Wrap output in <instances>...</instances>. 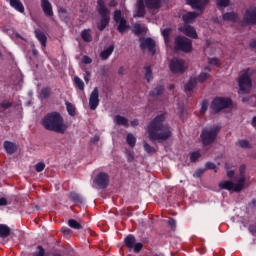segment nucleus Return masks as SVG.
<instances>
[{
	"mask_svg": "<svg viewBox=\"0 0 256 256\" xmlns=\"http://www.w3.org/2000/svg\"><path fill=\"white\" fill-rule=\"evenodd\" d=\"M4 149H5L6 153H8V155H13V153H15V151H17V146L15 145V143H13L11 141H5Z\"/></svg>",
	"mask_w": 256,
	"mask_h": 256,
	"instance_id": "obj_28",
	"label": "nucleus"
},
{
	"mask_svg": "<svg viewBox=\"0 0 256 256\" xmlns=\"http://www.w3.org/2000/svg\"><path fill=\"white\" fill-rule=\"evenodd\" d=\"M11 235V228L6 224H0V239H7Z\"/></svg>",
	"mask_w": 256,
	"mask_h": 256,
	"instance_id": "obj_27",
	"label": "nucleus"
},
{
	"mask_svg": "<svg viewBox=\"0 0 256 256\" xmlns=\"http://www.w3.org/2000/svg\"><path fill=\"white\" fill-rule=\"evenodd\" d=\"M41 9L45 17H53V5L49 0H41Z\"/></svg>",
	"mask_w": 256,
	"mask_h": 256,
	"instance_id": "obj_16",
	"label": "nucleus"
},
{
	"mask_svg": "<svg viewBox=\"0 0 256 256\" xmlns=\"http://www.w3.org/2000/svg\"><path fill=\"white\" fill-rule=\"evenodd\" d=\"M82 63L85 65H91L93 63V60L89 56H83Z\"/></svg>",
	"mask_w": 256,
	"mask_h": 256,
	"instance_id": "obj_57",
	"label": "nucleus"
},
{
	"mask_svg": "<svg viewBox=\"0 0 256 256\" xmlns=\"http://www.w3.org/2000/svg\"><path fill=\"white\" fill-rule=\"evenodd\" d=\"M169 69L175 75H183L187 71V65L185 64V60L174 57L170 60Z\"/></svg>",
	"mask_w": 256,
	"mask_h": 256,
	"instance_id": "obj_8",
	"label": "nucleus"
},
{
	"mask_svg": "<svg viewBox=\"0 0 256 256\" xmlns=\"http://www.w3.org/2000/svg\"><path fill=\"white\" fill-rule=\"evenodd\" d=\"M89 107L91 111H95L99 107V88L95 87L89 97Z\"/></svg>",
	"mask_w": 256,
	"mask_h": 256,
	"instance_id": "obj_12",
	"label": "nucleus"
},
{
	"mask_svg": "<svg viewBox=\"0 0 256 256\" xmlns=\"http://www.w3.org/2000/svg\"><path fill=\"white\" fill-rule=\"evenodd\" d=\"M68 226L71 227V229H76L77 231L83 229V225L75 219H69Z\"/></svg>",
	"mask_w": 256,
	"mask_h": 256,
	"instance_id": "obj_32",
	"label": "nucleus"
},
{
	"mask_svg": "<svg viewBox=\"0 0 256 256\" xmlns=\"http://www.w3.org/2000/svg\"><path fill=\"white\" fill-rule=\"evenodd\" d=\"M143 147L144 150L146 151V153H148L149 155H153V153H156V150L153 146L149 145V143L144 142L143 143Z\"/></svg>",
	"mask_w": 256,
	"mask_h": 256,
	"instance_id": "obj_44",
	"label": "nucleus"
},
{
	"mask_svg": "<svg viewBox=\"0 0 256 256\" xmlns=\"http://www.w3.org/2000/svg\"><path fill=\"white\" fill-rule=\"evenodd\" d=\"M134 159H135V155L133 154V152H128L127 153V161L129 163H132V161H134Z\"/></svg>",
	"mask_w": 256,
	"mask_h": 256,
	"instance_id": "obj_59",
	"label": "nucleus"
},
{
	"mask_svg": "<svg viewBox=\"0 0 256 256\" xmlns=\"http://www.w3.org/2000/svg\"><path fill=\"white\" fill-rule=\"evenodd\" d=\"M210 0H200L199 5L201 8H196L197 11H203L207 5H209Z\"/></svg>",
	"mask_w": 256,
	"mask_h": 256,
	"instance_id": "obj_51",
	"label": "nucleus"
},
{
	"mask_svg": "<svg viewBox=\"0 0 256 256\" xmlns=\"http://www.w3.org/2000/svg\"><path fill=\"white\" fill-rule=\"evenodd\" d=\"M207 109H209V102L207 100H203L200 109L201 115H205V113H207Z\"/></svg>",
	"mask_w": 256,
	"mask_h": 256,
	"instance_id": "obj_46",
	"label": "nucleus"
},
{
	"mask_svg": "<svg viewBox=\"0 0 256 256\" xmlns=\"http://www.w3.org/2000/svg\"><path fill=\"white\" fill-rule=\"evenodd\" d=\"M165 119V114H159L150 121L147 127L149 141L162 143V141L171 139L173 133L171 132L169 124L165 123Z\"/></svg>",
	"mask_w": 256,
	"mask_h": 256,
	"instance_id": "obj_1",
	"label": "nucleus"
},
{
	"mask_svg": "<svg viewBox=\"0 0 256 256\" xmlns=\"http://www.w3.org/2000/svg\"><path fill=\"white\" fill-rule=\"evenodd\" d=\"M174 49L183 53H191L193 51V42L185 36H176L174 40Z\"/></svg>",
	"mask_w": 256,
	"mask_h": 256,
	"instance_id": "obj_5",
	"label": "nucleus"
},
{
	"mask_svg": "<svg viewBox=\"0 0 256 256\" xmlns=\"http://www.w3.org/2000/svg\"><path fill=\"white\" fill-rule=\"evenodd\" d=\"M132 249L134 250V253H141V251H143V243H135Z\"/></svg>",
	"mask_w": 256,
	"mask_h": 256,
	"instance_id": "obj_50",
	"label": "nucleus"
},
{
	"mask_svg": "<svg viewBox=\"0 0 256 256\" xmlns=\"http://www.w3.org/2000/svg\"><path fill=\"white\" fill-rule=\"evenodd\" d=\"M144 69L146 71L144 77L147 83H151V81H153V70L150 66H144Z\"/></svg>",
	"mask_w": 256,
	"mask_h": 256,
	"instance_id": "obj_33",
	"label": "nucleus"
},
{
	"mask_svg": "<svg viewBox=\"0 0 256 256\" xmlns=\"http://www.w3.org/2000/svg\"><path fill=\"white\" fill-rule=\"evenodd\" d=\"M223 21H231V23H237L239 20V14L237 12H226L222 14Z\"/></svg>",
	"mask_w": 256,
	"mask_h": 256,
	"instance_id": "obj_19",
	"label": "nucleus"
},
{
	"mask_svg": "<svg viewBox=\"0 0 256 256\" xmlns=\"http://www.w3.org/2000/svg\"><path fill=\"white\" fill-rule=\"evenodd\" d=\"M99 136L98 135H96V136H94L92 139H91V143H99Z\"/></svg>",
	"mask_w": 256,
	"mask_h": 256,
	"instance_id": "obj_64",
	"label": "nucleus"
},
{
	"mask_svg": "<svg viewBox=\"0 0 256 256\" xmlns=\"http://www.w3.org/2000/svg\"><path fill=\"white\" fill-rule=\"evenodd\" d=\"M136 241L137 240L135 239V236H133L132 234H129L124 238V244L128 249H133Z\"/></svg>",
	"mask_w": 256,
	"mask_h": 256,
	"instance_id": "obj_30",
	"label": "nucleus"
},
{
	"mask_svg": "<svg viewBox=\"0 0 256 256\" xmlns=\"http://www.w3.org/2000/svg\"><path fill=\"white\" fill-rule=\"evenodd\" d=\"M231 0H216L217 7H229Z\"/></svg>",
	"mask_w": 256,
	"mask_h": 256,
	"instance_id": "obj_47",
	"label": "nucleus"
},
{
	"mask_svg": "<svg viewBox=\"0 0 256 256\" xmlns=\"http://www.w3.org/2000/svg\"><path fill=\"white\" fill-rule=\"evenodd\" d=\"M147 9H161V0H144Z\"/></svg>",
	"mask_w": 256,
	"mask_h": 256,
	"instance_id": "obj_26",
	"label": "nucleus"
},
{
	"mask_svg": "<svg viewBox=\"0 0 256 256\" xmlns=\"http://www.w3.org/2000/svg\"><path fill=\"white\" fill-rule=\"evenodd\" d=\"M0 107L4 110L11 109V107H13V102H10L9 100L5 99L0 103Z\"/></svg>",
	"mask_w": 256,
	"mask_h": 256,
	"instance_id": "obj_45",
	"label": "nucleus"
},
{
	"mask_svg": "<svg viewBox=\"0 0 256 256\" xmlns=\"http://www.w3.org/2000/svg\"><path fill=\"white\" fill-rule=\"evenodd\" d=\"M245 171H247V167L245 166V164L240 165L239 167V179H238V186H237V190L238 191H243L244 187H245Z\"/></svg>",
	"mask_w": 256,
	"mask_h": 256,
	"instance_id": "obj_14",
	"label": "nucleus"
},
{
	"mask_svg": "<svg viewBox=\"0 0 256 256\" xmlns=\"http://www.w3.org/2000/svg\"><path fill=\"white\" fill-rule=\"evenodd\" d=\"M205 167H206V171L207 170L215 171L217 169V165H215V163L213 162H206Z\"/></svg>",
	"mask_w": 256,
	"mask_h": 256,
	"instance_id": "obj_53",
	"label": "nucleus"
},
{
	"mask_svg": "<svg viewBox=\"0 0 256 256\" xmlns=\"http://www.w3.org/2000/svg\"><path fill=\"white\" fill-rule=\"evenodd\" d=\"M65 105H66L68 115H70L71 117H75L76 115L75 105H73V103L71 102H65Z\"/></svg>",
	"mask_w": 256,
	"mask_h": 256,
	"instance_id": "obj_35",
	"label": "nucleus"
},
{
	"mask_svg": "<svg viewBox=\"0 0 256 256\" xmlns=\"http://www.w3.org/2000/svg\"><path fill=\"white\" fill-rule=\"evenodd\" d=\"M109 7H117V0H111L109 2Z\"/></svg>",
	"mask_w": 256,
	"mask_h": 256,
	"instance_id": "obj_63",
	"label": "nucleus"
},
{
	"mask_svg": "<svg viewBox=\"0 0 256 256\" xmlns=\"http://www.w3.org/2000/svg\"><path fill=\"white\" fill-rule=\"evenodd\" d=\"M36 38L41 43L42 47H47V36L45 35V32L41 31L40 29H37L34 31Z\"/></svg>",
	"mask_w": 256,
	"mask_h": 256,
	"instance_id": "obj_24",
	"label": "nucleus"
},
{
	"mask_svg": "<svg viewBox=\"0 0 256 256\" xmlns=\"http://www.w3.org/2000/svg\"><path fill=\"white\" fill-rule=\"evenodd\" d=\"M140 49L141 51H148L150 55H155L157 53V43L151 37L140 38Z\"/></svg>",
	"mask_w": 256,
	"mask_h": 256,
	"instance_id": "obj_9",
	"label": "nucleus"
},
{
	"mask_svg": "<svg viewBox=\"0 0 256 256\" xmlns=\"http://www.w3.org/2000/svg\"><path fill=\"white\" fill-rule=\"evenodd\" d=\"M195 87H197V77H190L188 82L184 85V91L185 93H191Z\"/></svg>",
	"mask_w": 256,
	"mask_h": 256,
	"instance_id": "obj_21",
	"label": "nucleus"
},
{
	"mask_svg": "<svg viewBox=\"0 0 256 256\" xmlns=\"http://www.w3.org/2000/svg\"><path fill=\"white\" fill-rule=\"evenodd\" d=\"M81 39L84 43H91V41H93V36H91V29L82 30Z\"/></svg>",
	"mask_w": 256,
	"mask_h": 256,
	"instance_id": "obj_29",
	"label": "nucleus"
},
{
	"mask_svg": "<svg viewBox=\"0 0 256 256\" xmlns=\"http://www.w3.org/2000/svg\"><path fill=\"white\" fill-rule=\"evenodd\" d=\"M168 225L169 227H171V229H175L177 227V220H175L174 218H169Z\"/></svg>",
	"mask_w": 256,
	"mask_h": 256,
	"instance_id": "obj_55",
	"label": "nucleus"
},
{
	"mask_svg": "<svg viewBox=\"0 0 256 256\" xmlns=\"http://www.w3.org/2000/svg\"><path fill=\"white\" fill-rule=\"evenodd\" d=\"M95 183L100 189H107L109 185V174L100 172L95 178Z\"/></svg>",
	"mask_w": 256,
	"mask_h": 256,
	"instance_id": "obj_11",
	"label": "nucleus"
},
{
	"mask_svg": "<svg viewBox=\"0 0 256 256\" xmlns=\"http://www.w3.org/2000/svg\"><path fill=\"white\" fill-rule=\"evenodd\" d=\"M208 63H209V65H214L215 67H219V66H221V62H219V59H217V58H210L209 60H208Z\"/></svg>",
	"mask_w": 256,
	"mask_h": 256,
	"instance_id": "obj_54",
	"label": "nucleus"
},
{
	"mask_svg": "<svg viewBox=\"0 0 256 256\" xmlns=\"http://www.w3.org/2000/svg\"><path fill=\"white\" fill-rule=\"evenodd\" d=\"M97 5V11L101 16L100 23L97 24V29H99L100 31H105V29L109 25V21H111V17H109V9L105 7L104 0H98Z\"/></svg>",
	"mask_w": 256,
	"mask_h": 256,
	"instance_id": "obj_4",
	"label": "nucleus"
},
{
	"mask_svg": "<svg viewBox=\"0 0 256 256\" xmlns=\"http://www.w3.org/2000/svg\"><path fill=\"white\" fill-rule=\"evenodd\" d=\"M249 231L252 235H256V223L249 226Z\"/></svg>",
	"mask_w": 256,
	"mask_h": 256,
	"instance_id": "obj_60",
	"label": "nucleus"
},
{
	"mask_svg": "<svg viewBox=\"0 0 256 256\" xmlns=\"http://www.w3.org/2000/svg\"><path fill=\"white\" fill-rule=\"evenodd\" d=\"M116 125H122V127H129V120L121 115H116L114 119Z\"/></svg>",
	"mask_w": 256,
	"mask_h": 256,
	"instance_id": "obj_31",
	"label": "nucleus"
},
{
	"mask_svg": "<svg viewBox=\"0 0 256 256\" xmlns=\"http://www.w3.org/2000/svg\"><path fill=\"white\" fill-rule=\"evenodd\" d=\"M119 23L117 29L119 31V33H125V31H127V29H129V25H127V20H121Z\"/></svg>",
	"mask_w": 256,
	"mask_h": 256,
	"instance_id": "obj_37",
	"label": "nucleus"
},
{
	"mask_svg": "<svg viewBox=\"0 0 256 256\" xmlns=\"http://www.w3.org/2000/svg\"><path fill=\"white\" fill-rule=\"evenodd\" d=\"M41 125L46 131H52L53 133H59L65 135L68 126L65 124V119L58 111L48 112L41 120Z\"/></svg>",
	"mask_w": 256,
	"mask_h": 256,
	"instance_id": "obj_2",
	"label": "nucleus"
},
{
	"mask_svg": "<svg viewBox=\"0 0 256 256\" xmlns=\"http://www.w3.org/2000/svg\"><path fill=\"white\" fill-rule=\"evenodd\" d=\"M200 0H186L187 5H190L193 9H201V5H199Z\"/></svg>",
	"mask_w": 256,
	"mask_h": 256,
	"instance_id": "obj_43",
	"label": "nucleus"
},
{
	"mask_svg": "<svg viewBox=\"0 0 256 256\" xmlns=\"http://www.w3.org/2000/svg\"><path fill=\"white\" fill-rule=\"evenodd\" d=\"M125 18L121 17V10H115L114 11V21L115 23H119L120 21H123Z\"/></svg>",
	"mask_w": 256,
	"mask_h": 256,
	"instance_id": "obj_49",
	"label": "nucleus"
},
{
	"mask_svg": "<svg viewBox=\"0 0 256 256\" xmlns=\"http://www.w3.org/2000/svg\"><path fill=\"white\" fill-rule=\"evenodd\" d=\"M165 93V86L163 84H158L154 89H152L149 93V95L153 98L160 97V95H163Z\"/></svg>",
	"mask_w": 256,
	"mask_h": 256,
	"instance_id": "obj_25",
	"label": "nucleus"
},
{
	"mask_svg": "<svg viewBox=\"0 0 256 256\" xmlns=\"http://www.w3.org/2000/svg\"><path fill=\"white\" fill-rule=\"evenodd\" d=\"M137 11L134 17H145L147 11L145 10V1L144 0H137Z\"/></svg>",
	"mask_w": 256,
	"mask_h": 256,
	"instance_id": "obj_18",
	"label": "nucleus"
},
{
	"mask_svg": "<svg viewBox=\"0 0 256 256\" xmlns=\"http://www.w3.org/2000/svg\"><path fill=\"white\" fill-rule=\"evenodd\" d=\"M197 17H199V13H197V12H187L186 14L182 15V21L186 25H191V23H193L195 21V19H197Z\"/></svg>",
	"mask_w": 256,
	"mask_h": 256,
	"instance_id": "obj_17",
	"label": "nucleus"
},
{
	"mask_svg": "<svg viewBox=\"0 0 256 256\" xmlns=\"http://www.w3.org/2000/svg\"><path fill=\"white\" fill-rule=\"evenodd\" d=\"M247 25H256V7L250 6L246 9L243 19L242 27H247Z\"/></svg>",
	"mask_w": 256,
	"mask_h": 256,
	"instance_id": "obj_10",
	"label": "nucleus"
},
{
	"mask_svg": "<svg viewBox=\"0 0 256 256\" xmlns=\"http://www.w3.org/2000/svg\"><path fill=\"white\" fill-rule=\"evenodd\" d=\"M219 131H221V127L217 125L208 126L202 129L200 134L201 143L204 147H209V145H213L217 140V135H219Z\"/></svg>",
	"mask_w": 256,
	"mask_h": 256,
	"instance_id": "obj_3",
	"label": "nucleus"
},
{
	"mask_svg": "<svg viewBox=\"0 0 256 256\" xmlns=\"http://www.w3.org/2000/svg\"><path fill=\"white\" fill-rule=\"evenodd\" d=\"M68 197L70 201H72V203H75L76 205H83L84 199L83 196H81V194L77 192H70Z\"/></svg>",
	"mask_w": 256,
	"mask_h": 256,
	"instance_id": "obj_22",
	"label": "nucleus"
},
{
	"mask_svg": "<svg viewBox=\"0 0 256 256\" xmlns=\"http://www.w3.org/2000/svg\"><path fill=\"white\" fill-rule=\"evenodd\" d=\"M141 33H143V28L141 27L140 24H137L135 26V35H141Z\"/></svg>",
	"mask_w": 256,
	"mask_h": 256,
	"instance_id": "obj_58",
	"label": "nucleus"
},
{
	"mask_svg": "<svg viewBox=\"0 0 256 256\" xmlns=\"http://www.w3.org/2000/svg\"><path fill=\"white\" fill-rule=\"evenodd\" d=\"M236 145H239L241 149H251V144L248 142V140H238Z\"/></svg>",
	"mask_w": 256,
	"mask_h": 256,
	"instance_id": "obj_42",
	"label": "nucleus"
},
{
	"mask_svg": "<svg viewBox=\"0 0 256 256\" xmlns=\"http://www.w3.org/2000/svg\"><path fill=\"white\" fill-rule=\"evenodd\" d=\"M250 49H256V38L252 39L249 43Z\"/></svg>",
	"mask_w": 256,
	"mask_h": 256,
	"instance_id": "obj_61",
	"label": "nucleus"
},
{
	"mask_svg": "<svg viewBox=\"0 0 256 256\" xmlns=\"http://www.w3.org/2000/svg\"><path fill=\"white\" fill-rule=\"evenodd\" d=\"M7 206V198H0V207H5Z\"/></svg>",
	"mask_w": 256,
	"mask_h": 256,
	"instance_id": "obj_62",
	"label": "nucleus"
},
{
	"mask_svg": "<svg viewBox=\"0 0 256 256\" xmlns=\"http://www.w3.org/2000/svg\"><path fill=\"white\" fill-rule=\"evenodd\" d=\"M237 187H239V180H237V184L229 180H224L219 183L220 189H225L226 191H234L235 193H241V190H238Z\"/></svg>",
	"mask_w": 256,
	"mask_h": 256,
	"instance_id": "obj_13",
	"label": "nucleus"
},
{
	"mask_svg": "<svg viewBox=\"0 0 256 256\" xmlns=\"http://www.w3.org/2000/svg\"><path fill=\"white\" fill-rule=\"evenodd\" d=\"M180 31L186 35V37H190L191 39H198L197 30L195 27L191 25H184L180 28Z\"/></svg>",
	"mask_w": 256,
	"mask_h": 256,
	"instance_id": "obj_15",
	"label": "nucleus"
},
{
	"mask_svg": "<svg viewBox=\"0 0 256 256\" xmlns=\"http://www.w3.org/2000/svg\"><path fill=\"white\" fill-rule=\"evenodd\" d=\"M40 97L42 99H49V97H51V88L49 87L42 88L40 92Z\"/></svg>",
	"mask_w": 256,
	"mask_h": 256,
	"instance_id": "obj_39",
	"label": "nucleus"
},
{
	"mask_svg": "<svg viewBox=\"0 0 256 256\" xmlns=\"http://www.w3.org/2000/svg\"><path fill=\"white\" fill-rule=\"evenodd\" d=\"M162 36L164 37V42L166 44L171 43V28H165L162 30Z\"/></svg>",
	"mask_w": 256,
	"mask_h": 256,
	"instance_id": "obj_36",
	"label": "nucleus"
},
{
	"mask_svg": "<svg viewBox=\"0 0 256 256\" xmlns=\"http://www.w3.org/2000/svg\"><path fill=\"white\" fill-rule=\"evenodd\" d=\"M250 69H246L238 80V86L240 91L243 93H249L253 87V81L251 80V72H249Z\"/></svg>",
	"mask_w": 256,
	"mask_h": 256,
	"instance_id": "obj_6",
	"label": "nucleus"
},
{
	"mask_svg": "<svg viewBox=\"0 0 256 256\" xmlns=\"http://www.w3.org/2000/svg\"><path fill=\"white\" fill-rule=\"evenodd\" d=\"M74 83L76 87L80 89V91H85V83L83 82V80H81V78H79V76L74 77Z\"/></svg>",
	"mask_w": 256,
	"mask_h": 256,
	"instance_id": "obj_38",
	"label": "nucleus"
},
{
	"mask_svg": "<svg viewBox=\"0 0 256 256\" xmlns=\"http://www.w3.org/2000/svg\"><path fill=\"white\" fill-rule=\"evenodd\" d=\"M113 51H115V45L111 44L109 47L105 48L101 53L100 57L102 61H107L111 55H113Z\"/></svg>",
	"mask_w": 256,
	"mask_h": 256,
	"instance_id": "obj_23",
	"label": "nucleus"
},
{
	"mask_svg": "<svg viewBox=\"0 0 256 256\" xmlns=\"http://www.w3.org/2000/svg\"><path fill=\"white\" fill-rule=\"evenodd\" d=\"M126 143L129 145V147H135L137 145V138L131 133H128L126 136Z\"/></svg>",
	"mask_w": 256,
	"mask_h": 256,
	"instance_id": "obj_34",
	"label": "nucleus"
},
{
	"mask_svg": "<svg viewBox=\"0 0 256 256\" xmlns=\"http://www.w3.org/2000/svg\"><path fill=\"white\" fill-rule=\"evenodd\" d=\"M209 77H211V75L207 72H201L198 77H196L197 79V83H205L206 79H209Z\"/></svg>",
	"mask_w": 256,
	"mask_h": 256,
	"instance_id": "obj_40",
	"label": "nucleus"
},
{
	"mask_svg": "<svg viewBox=\"0 0 256 256\" xmlns=\"http://www.w3.org/2000/svg\"><path fill=\"white\" fill-rule=\"evenodd\" d=\"M233 105V100L231 98H224V97H216L213 99L211 107L213 113H220L223 109H228Z\"/></svg>",
	"mask_w": 256,
	"mask_h": 256,
	"instance_id": "obj_7",
	"label": "nucleus"
},
{
	"mask_svg": "<svg viewBox=\"0 0 256 256\" xmlns=\"http://www.w3.org/2000/svg\"><path fill=\"white\" fill-rule=\"evenodd\" d=\"M200 157H201V152H199V151H194V152L190 153L191 163H197V161H199Z\"/></svg>",
	"mask_w": 256,
	"mask_h": 256,
	"instance_id": "obj_41",
	"label": "nucleus"
},
{
	"mask_svg": "<svg viewBox=\"0 0 256 256\" xmlns=\"http://www.w3.org/2000/svg\"><path fill=\"white\" fill-rule=\"evenodd\" d=\"M10 7L12 9H15V11H18V13H25V6L23 5V2L21 0H9Z\"/></svg>",
	"mask_w": 256,
	"mask_h": 256,
	"instance_id": "obj_20",
	"label": "nucleus"
},
{
	"mask_svg": "<svg viewBox=\"0 0 256 256\" xmlns=\"http://www.w3.org/2000/svg\"><path fill=\"white\" fill-rule=\"evenodd\" d=\"M34 167L37 173H42V171H45V162H38Z\"/></svg>",
	"mask_w": 256,
	"mask_h": 256,
	"instance_id": "obj_48",
	"label": "nucleus"
},
{
	"mask_svg": "<svg viewBox=\"0 0 256 256\" xmlns=\"http://www.w3.org/2000/svg\"><path fill=\"white\" fill-rule=\"evenodd\" d=\"M61 231L63 233V235H66L67 237H71V233H73V231L71 230V228L67 227V226H63L61 228Z\"/></svg>",
	"mask_w": 256,
	"mask_h": 256,
	"instance_id": "obj_52",
	"label": "nucleus"
},
{
	"mask_svg": "<svg viewBox=\"0 0 256 256\" xmlns=\"http://www.w3.org/2000/svg\"><path fill=\"white\" fill-rule=\"evenodd\" d=\"M206 169H198L195 174H194V177H197L198 179L203 177V174L205 173Z\"/></svg>",
	"mask_w": 256,
	"mask_h": 256,
	"instance_id": "obj_56",
	"label": "nucleus"
}]
</instances>
